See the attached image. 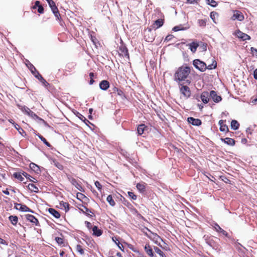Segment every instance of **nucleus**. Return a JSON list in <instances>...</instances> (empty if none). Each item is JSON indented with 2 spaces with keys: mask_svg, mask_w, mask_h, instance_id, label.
<instances>
[{
  "mask_svg": "<svg viewBox=\"0 0 257 257\" xmlns=\"http://www.w3.org/2000/svg\"><path fill=\"white\" fill-rule=\"evenodd\" d=\"M190 73V69L189 67H181L176 72L174 75L175 80L178 81L179 84L182 81H184Z\"/></svg>",
  "mask_w": 257,
  "mask_h": 257,
  "instance_id": "obj_1",
  "label": "nucleus"
},
{
  "mask_svg": "<svg viewBox=\"0 0 257 257\" xmlns=\"http://www.w3.org/2000/svg\"><path fill=\"white\" fill-rule=\"evenodd\" d=\"M179 89L181 94L183 96L184 98L186 99L190 96L191 91L187 86L179 84Z\"/></svg>",
  "mask_w": 257,
  "mask_h": 257,
  "instance_id": "obj_2",
  "label": "nucleus"
},
{
  "mask_svg": "<svg viewBox=\"0 0 257 257\" xmlns=\"http://www.w3.org/2000/svg\"><path fill=\"white\" fill-rule=\"evenodd\" d=\"M193 64L196 68L202 72L205 71L207 69V65L206 63L199 59L194 60Z\"/></svg>",
  "mask_w": 257,
  "mask_h": 257,
  "instance_id": "obj_3",
  "label": "nucleus"
},
{
  "mask_svg": "<svg viewBox=\"0 0 257 257\" xmlns=\"http://www.w3.org/2000/svg\"><path fill=\"white\" fill-rule=\"evenodd\" d=\"M49 7H50L53 13L55 16H60L59 11L57 7H56L55 2L52 1L48 3Z\"/></svg>",
  "mask_w": 257,
  "mask_h": 257,
  "instance_id": "obj_4",
  "label": "nucleus"
},
{
  "mask_svg": "<svg viewBox=\"0 0 257 257\" xmlns=\"http://www.w3.org/2000/svg\"><path fill=\"white\" fill-rule=\"evenodd\" d=\"M15 207L17 210H20L22 211H25V212L31 211L30 210V209L29 207H28L26 205H23V204H21L20 203H16L15 205Z\"/></svg>",
  "mask_w": 257,
  "mask_h": 257,
  "instance_id": "obj_5",
  "label": "nucleus"
},
{
  "mask_svg": "<svg viewBox=\"0 0 257 257\" xmlns=\"http://www.w3.org/2000/svg\"><path fill=\"white\" fill-rule=\"evenodd\" d=\"M236 36L239 39L243 41L249 40L250 37L247 34L243 33L239 31L236 32Z\"/></svg>",
  "mask_w": 257,
  "mask_h": 257,
  "instance_id": "obj_6",
  "label": "nucleus"
},
{
  "mask_svg": "<svg viewBox=\"0 0 257 257\" xmlns=\"http://www.w3.org/2000/svg\"><path fill=\"white\" fill-rule=\"evenodd\" d=\"M210 97H211L213 100L215 102H218L221 100V96L217 95L216 92L213 90L210 91Z\"/></svg>",
  "mask_w": 257,
  "mask_h": 257,
  "instance_id": "obj_7",
  "label": "nucleus"
},
{
  "mask_svg": "<svg viewBox=\"0 0 257 257\" xmlns=\"http://www.w3.org/2000/svg\"><path fill=\"white\" fill-rule=\"evenodd\" d=\"M189 28V25L187 23H186V24H184V25L181 24L180 25L176 26L174 27L173 28V30L175 32H177V31H181V30H187V29H188Z\"/></svg>",
  "mask_w": 257,
  "mask_h": 257,
  "instance_id": "obj_8",
  "label": "nucleus"
},
{
  "mask_svg": "<svg viewBox=\"0 0 257 257\" xmlns=\"http://www.w3.org/2000/svg\"><path fill=\"white\" fill-rule=\"evenodd\" d=\"M188 121L189 123H191L192 125L199 126L201 124V121L197 118H194L192 117L188 118Z\"/></svg>",
  "mask_w": 257,
  "mask_h": 257,
  "instance_id": "obj_9",
  "label": "nucleus"
},
{
  "mask_svg": "<svg viewBox=\"0 0 257 257\" xmlns=\"http://www.w3.org/2000/svg\"><path fill=\"white\" fill-rule=\"evenodd\" d=\"M119 50L120 52V55L124 57H126L127 58H129L128 51L125 46L121 45L119 48Z\"/></svg>",
  "mask_w": 257,
  "mask_h": 257,
  "instance_id": "obj_10",
  "label": "nucleus"
},
{
  "mask_svg": "<svg viewBox=\"0 0 257 257\" xmlns=\"http://www.w3.org/2000/svg\"><path fill=\"white\" fill-rule=\"evenodd\" d=\"M164 24V20L162 19H159L156 21H155L153 25L152 26L153 29H158L161 27Z\"/></svg>",
  "mask_w": 257,
  "mask_h": 257,
  "instance_id": "obj_11",
  "label": "nucleus"
},
{
  "mask_svg": "<svg viewBox=\"0 0 257 257\" xmlns=\"http://www.w3.org/2000/svg\"><path fill=\"white\" fill-rule=\"evenodd\" d=\"M100 88L103 90H107L109 87V83L107 80H102L99 84Z\"/></svg>",
  "mask_w": 257,
  "mask_h": 257,
  "instance_id": "obj_12",
  "label": "nucleus"
},
{
  "mask_svg": "<svg viewBox=\"0 0 257 257\" xmlns=\"http://www.w3.org/2000/svg\"><path fill=\"white\" fill-rule=\"evenodd\" d=\"M209 95L207 92H203L200 96V98L203 103H207L209 100Z\"/></svg>",
  "mask_w": 257,
  "mask_h": 257,
  "instance_id": "obj_13",
  "label": "nucleus"
},
{
  "mask_svg": "<svg viewBox=\"0 0 257 257\" xmlns=\"http://www.w3.org/2000/svg\"><path fill=\"white\" fill-rule=\"evenodd\" d=\"M221 140L224 142L227 145L230 146H233L235 144V141L233 139L229 138H226L225 139H221Z\"/></svg>",
  "mask_w": 257,
  "mask_h": 257,
  "instance_id": "obj_14",
  "label": "nucleus"
},
{
  "mask_svg": "<svg viewBox=\"0 0 257 257\" xmlns=\"http://www.w3.org/2000/svg\"><path fill=\"white\" fill-rule=\"evenodd\" d=\"M92 231L93 234L97 236H99L102 234V231L98 229L96 226L92 227Z\"/></svg>",
  "mask_w": 257,
  "mask_h": 257,
  "instance_id": "obj_15",
  "label": "nucleus"
},
{
  "mask_svg": "<svg viewBox=\"0 0 257 257\" xmlns=\"http://www.w3.org/2000/svg\"><path fill=\"white\" fill-rule=\"evenodd\" d=\"M49 212L54 216L55 218H58L60 217V213L55 209L53 208H49L48 209Z\"/></svg>",
  "mask_w": 257,
  "mask_h": 257,
  "instance_id": "obj_16",
  "label": "nucleus"
},
{
  "mask_svg": "<svg viewBox=\"0 0 257 257\" xmlns=\"http://www.w3.org/2000/svg\"><path fill=\"white\" fill-rule=\"evenodd\" d=\"M188 45L189 46V48H190V50L193 53H194L196 52V49L199 46L198 43L194 42L189 44Z\"/></svg>",
  "mask_w": 257,
  "mask_h": 257,
  "instance_id": "obj_17",
  "label": "nucleus"
},
{
  "mask_svg": "<svg viewBox=\"0 0 257 257\" xmlns=\"http://www.w3.org/2000/svg\"><path fill=\"white\" fill-rule=\"evenodd\" d=\"M219 124L220 125V130L221 132H226L228 131V127L225 124H224V121L223 120H220L219 121Z\"/></svg>",
  "mask_w": 257,
  "mask_h": 257,
  "instance_id": "obj_18",
  "label": "nucleus"
},
{
  "mask_svg": "<svg viewBox=\"0 0 257 257\" xmlns=\"http://www.w3.org/2000/svg\"><path fill=\"white\" fill-rule=\"evenodd\" d=\"M26 216L27 219L31 222L35 223L36 224L38 222L37 219L36 218H35L32 215L28 214V215H26Z\"/></svg>",
  "mask_w": 257,
  "mask_h": 257,
  "instance_id": "obj_19",
  "label": "nucleus"
},
{
  "mask_svg": "<svg viewBox=\"0 0 257 257\" xmlns=\"http://www.w3.org/2000/svg\"><path fill=\"white\" fill-rule=\"evenodd\" d=\"M149 233L146 232V234L147 236H148L150 238H153L154 239H157L159 238V236L157 235L156 234H154L151 232L150 230H149L147 229Z\"/></svg>",
  "mask_w": 257,
  "mask_h": 257,
  "instance_id": "obj_20",
  "label": "nucleus"
},
{
  "mask_svg": "<svg viewBox=\"0 0 257 257\" xmlns=\"http://www.w3.org/2000/svg\"><path fill=\"white\" fill-rule=\"evenodd\" d=\"M238 122L235 120H232L231 122V128L233 130H236L239 127Z\"/></svg>",
  "mask_w": 257,
  "mask_h": 257,
  "instance_id": "obj_21",
  "label": "nucleus"
},
{
  "mask_svg": "<svg viewBox=\"0 0 257 257\" xmlns=\"http://www.w3.org/2000/svg\"><path fill=\"white\" fill-rule=\"evenodd\" d=\"M145 250L146 251V252H147V253L151 256H153V250L152 249V248L150 247V246L149 245H146L145 246Z\"/></svg>",
  "mask_w": 257,
  "mask_h": 257,
  "instance_id": "obj_22",
  "label": "nucleus"
},
{
  "mask_svg": "<svg viewBox=\"0 0 257 257\" xmlns=\"http://www.w3.org/2000/svg\"><path fill=\"white\" fill-rule=\"evenodd\" d=\"M30 168L35 171V172L38 173L40 171V168L38 166L33 163H31L30 164Z\"/></svg>",
  "mask_w": 257,
  "mask_h": 257,
  "instance_id": "obj_23",
  "label": "nucleus"
},
{
  "mask_svg": "<svg viewBox=\"0 0 257 257\" xmlns=\"http://www.w3.org/2000/svg\"><path fill=\"white\" fill-rule=\"evenodd\" d=\"M145 125L144 124H140L138 127V133L139 135H141L144 133Z\"/></svg>",
  "mask_w": 257,
  "mask_h": 257,
  "instance_id": "obj_24",
  "label": "nucleus"
},
{
  "mask_svg": "<svg viewBox=\"0 0 257 257\" xmlns=\"http://www.w3.org/2000/svg\"><path fill=\"white\" fill-rule=\"evenodd\" d=\"M28 188L30 190L34 192H37L39 191L38 188L33 184H29L28 185Z\"/></svg>",
  "mask_w": 257,
  "mask_h": 257,
  "instance_id": "obj_25",
  "label": "nucleus"
},
{
  "mask_svg": "<svg viewBox=\"0 0 257 257\" xmlns=\"http://www.w3.org/2000/svg\"><path fill=\"white\" fill-rule=\"evenodd\" d=\"M9 220L13 225H16L18 222V217L16 216L11 215L9 217Z\"/></svg>",
  "mask_w": 257,
  "mask_h": 257,
  "instance_id": "obj_26",
  "label": "nucleus"
},
{
  "mask_svg": "<svg viewBox=\"0 0 257 257\" xmlns=\"http://www.w3.org/2000/svg\"><path fill=\"white\" fill-rule=\"evenodd\" d=\"M14 176L15 178H17L18 180L22 182L24 180V178L22 176V174L20 173H15L14 174Z\"/></svg>",
  "mask_w": 257,
  "mask_h": 257,
  "instance_id": "obj_27",
  "label": "nucleus"
},
{
  "mask_svg": "<svg viewBox=\"0 0 257 257\" xmlns=\"http://www.w3.org/2000/svg\"><path fill=\"white\" fill-rule=\"evenodd\" d=\"M137 188L140 192H144L145 190V185L144 183L137 184Z\"/></svg>",
  "mask_w": 257,
  "mask_h": 257,
  "instance_id": "obj_28",
  "label": "nucleus"
},
{
  "mask_svg": "<svg viewBox=\"0 0 257 257\" xmlns=\"http://www.w3.org/2000/svg\"><path fill=\"white\" fill-rule=\"evenodd\" d=\"M38 137L39 138V139L48 147H51V145L41 135L38 134Z\"/></svg>",
  "mask_w": 257,
  "mask_h": 257,
  "instance_id": "obj_29",
  "label": "nucleus"
},
{
  "mask_svg": "<svg viewBox=\"0 0 257 257\" xmlns=\"http://www.w3.org/2000/svg\"><path fill=\"white\" fill-rule=\"evenodd\" d=\"M106 200L109 203V204L112 206H113L115 205V202L112 199V197L111 196V195H108L107 197V198H106Z\"/></svg>",
  "mask_w": 257,
  "mask_h": 257,
  "instance_id": "obj_30",
  "label": "nucleus"
},
{
  "mask_svg": "<svg viewBox=\"0 0 257 257\" xmlns=\"http://www.w3.org/2000/svg\"><path fill=\"white\" fill-rule=\"evenodd\" d=\"M19 108L23 112H24L25 113H26V114H27L29 112V111H30V108H29L28 107H26V106H21V105H18Z\"/></svg>",
  "mask_w": 257,
  "mask_h": 257,
  "instance_id": "obj_31",
  "label": "nucleus"
},
{
  "mask_svg": "<svg viewBox=\"0 0 257 257\" xmlns=\"http://www.w3.org/2000/svg\"><path fill=\"white\" fill-rule=\"evenodd\" d=\"M208 5H210L212 7H215L217 6V3L214 0H205Z\"/></svg>",
  "mask_w": 257,
  "mask_h": 257,
  "instance_id": "obj_32",
  "label": "nucleus"
},
{
  "mask_svg": "<svg viewBox=\"0 0 257 257\" xmlns=\"http://www.w3.org/2000/svg\"><path fill=\"white\" fill-rule=\"evenodd\" d=\"M15 127L18 131L19 133L21 134L22 136H24V134L26 135L25 131L17 124H15Z\"/></svg>",
  "mask_w": 257,
  "mask_h": 257,
  "instance_id": "obj_33",
  "label": "nucleus"
},
{
  "mask_svg": "<svg viewBox=\"0 0 257 257\" xmlns=\"http://www.w3.org/2000/svg\"><path fill=\"white\" fill-rule=\"evenodd\" d=\"M217 65L216 62L215 61H213L211 64H209L207 66V69L211 70L216 68Z\"/></svg>",
  "mask_w": 257,
  "mask_h": 257,
  "instance_id": "obj_34",
  "label": "nucleus"
},
{
  "mask_svg": "<svg viewBox=\"0 0 257 257\" xmlns=\"http://www.w3.org/2000/svg\"><path fill=\"white\" fill-rule=\"evenodd\" d=\"M232 12H233L232 16H236V17L243 16L242 13L239 11L234 10V11H233Z\"/></svg>",
  "mask_w": 257,
  "mask_h": 257,
  "instance_id": "obj_35",
  "label": "nucleus"
},
{
  "mask_svg": "<svg viewBox=\"0 0 257 257\" xmlns=\"http://www.w3.org/2000/svg\"><path fill=\"white\" fill-rule=\"evenodd\" d=\"M154 250L156 253L159 254L161 256L163 257V252L159 248H158V247H155Z\"/></svg>",
  "mask_w": 257,
  "mask_h": 257,
  "instance_id": "obj_36",
  "label": "nucleus"
},
{
  "mask_svg": "<svg viewBox=\"0 0 257 257\" xmlns=\"http://www.w3.org/2000/svg\"><path fill=\"white\" fill-rule=\"evenodd\" d=\"M76 250L78 252L80 253V254H84V250H83V248H82V246L80 245H79V244L77 245Z\"/></svg>",
  "mask_w": 257,
  "mask_h": 257,
  "instance_id": "obj_37",
  "label": "nucleus"
},
{
  "mask_svg": "<svg viewBox=\"0 0 257 257\" xmlns=\"http://www.w3.org/2000/svg\"><path fill=\"white\" fill-rule=\"evenodd\" d=\"M70 182L74 185L75 186L76 188H78V186H80V185H79V184L77 183V181L74 179V178H71L70 180Z\"/></svg>",
  "mask_w": 257,
  "mask_h": 257,
  "instance_id": "obj_38",
  "label": "nucleus"
},
{
  "mask_svg": "<svg viewBox=\"0 0 257 257\" xmlns=\"http://www.w3.org/2000/svg\"><path fill=\"white\" fill-rule=\"evenodd\" d=\"M27 115H28L29 116H31V117L33 118L38 117V116L31 110H30V111H29Z\"/></svg>",
  "mask_w": 257,
  "mask_h": 257,
  "instance_id": "obj_39",
  "label": "nucleus"
},
{
  "mask_svg": "<svg viewBox=\"0 0 257 257\" xmlns=\"http://www.w3.org/2000/svg\"><path fill=\"white\" fill-rule=\"evenodd\" d=\"M60 204L63 206L66 211L68 210L69 205L68 203L62 202L60 203Z\"/></svg>",
  "mask_w": 257,
  "mask_h": 257,
  "instance_id": "obj_40",
  "label": "nucleus"
},
{
  "mask_svg": "<svg viewBox=\"0 0 257 257\" xmlns=\"http://www.w3.org/2000/svg\"><path fill=\"white\" fill-rule=\"evenodd\" d=\"M206 19L199 20L198 23L200 26H205L206 25Z\"/></svg>",
  "mask_w": 257,
  "mask_h": 257,
  "instance_id": "obj_41",
  "label": "nucleus"
},
{
  "mask_svg": "<svg viewBox=\"0 0 257 257\" xmlns=\"http://www.w3.org/2000/svg\"><path fill=\"white\" fill-rule=\"evenodd\" d=\"M55 240L59 244H62L63 243V239L61 237H56L55 238Z\"/></svg>",
  "mask_w": 257,
  "mask_h": 257,
  "instance_id": "obj_42",
  "label": "nucleus"
},
{
  "mask_svg": "<svg viewBox=\"0 0 257 257\" xmlns=\"http://www.w3.org/2000/svg\"><path fill=\"white\" fill-rule=\"evenodd\" d=\"M128 194L130 197H131L133 200H136L137 199V196L135 195L133 192H128Z\"/></svg>",
  "mask_w": 257,
  "mask_h": 257,
  "instance_id": "obj_43",
  "label": "nucleus"
},
{
  "mask_svg": "<svg viewBox=\"0 0 257 257\" xmlns=\"http://www.w3.org/2000/svg\"><path fill=\"white\" fill-rule=\"evenodd\" d=\"M41 6L40 5V2L39 1H36L35 3V5L33 7V9H35L39 7V6Z\"/></svg>",
  "mask_w": 257,
  "mask_h": 257,
  "instance_id": "obj_44",
  "label": "nucleus"
},
{
  "mask_svg": "<svg viewBox=\"0 0 257 257\" xmlns=\"http://www.w3.org/2000/svg\"><path fill=\"white\" fill-rule=\"evenodd\" d=\"M214 228L217 232H220V231H223V229L218 224H215Z\"/></svg>",
  "mask_w": 257,
  "mask_h": 257,
  "instance_id": "obj_45",
  "label": "nucleus"
},
{
  "mask_svg": "<svg viewBox=\"0 0 257 257\" xmlns=\"http://www.w3.org/2000/svg\"><path fill=\"white\" fill-rule=\"evenodd\" d=\"M114 92H116L117 94L119 95H121L123 93L121 90H119L118 88L116 87L114 88Z\"/></svg>",
  "mask_w": 257,
  "mask_h": 257,
  "instance_id": "obj_46",
  "label": "nucleus"
},
{
  "mask_svg": "<svg viewBox=\"0 0 257 257\" xmlns=\"http://www.w3.org/2000/svg\"><path fill=\"white\" fill-rule=\"evenodd\" d=\"M37 8V11L40 14H43L44 13V8L42 6H39Z\"/></svg>",
  "mask_w": 257,
  "mask_h": 257,
  "instance_id": "obj_47",
  "label": "nucleus"
},
{
  "mask_svg": "<svg viewBox=\"0 0 257 257\" xmlns=\"http://www.w3.org/2000/svg\"><path fill=\"white\" fill-rule=\"evenodd\" d=\"M250 51L253 55H254V54H255V55H257V49H255L253 47H251Z\"/></svg>",
  "mask_w": 257,
  "mask_h": 257,
  "instance_id": "obj_48",
  "label": "nucleus"
},
{
  "mask_svg": "<svg viewBox=\"0 0 257 257\" xmlns=\"http://www.w3.org/2000/svg\"><path fill=\"white\" fill-rule=\"evenodd\" d=\"M41 79V81L45 85V86H47L48 85V83L42 77L41 75H39Z\"/></svg>",
  "mask_w": 257,
  "mask_h": 257,
  "instance_id": "obj_49",
  "label": "nucleus"
},
{
  "mask_svg": "<svg viewBox=\"0 0 257 257\" xmlns=\"http://www.w3.org/2000/svg\"><path fill=\"white\" fill-rule=\"evenodd\" d=\"M198 0H187L186 4H194L197 2Z\"/></svg>",
  "mask_w": 257,
  "mask_h": 257,
  "instance_id": "obj_50",
  "label": "nucleus"
},
{
  "mask_svg": "<svg viewBox=\"0 0 257 257\" xmlns=\"http://www.w3.org/2000/svg\"><path fill=\"white\" fill-rule=\"evenodd\" d=\"M95 185L98 188V190H100L101 188V185L98 181H96L95 182Z\"/></svg>",
  "mask_w": 257,
  "mask_h": 257,
  "instance_id": "obj_51",
  "label": "nucleus"
},
{
  "mask_svg": "<svg viewBox=\"0 0 257 257\" xmlns=\"http://www.w3.org/2000/svg\"><path fill=\"white\" fill-rule=\"evenodd\" d=\"M173 38V36L172 35H168L166 38H165V40L166 41H170L171 40L172 38Z\"/></svg>",
  "mask_w": 257,
  "mask_h": 257,
  "instance_id": "obj_52",
  "label": "nucleus"
},
{
  "mask_svg": "<svg viewBox=\"0 0 257 257\" xmlns=\"http://www.w3.org/2000/svg\"><path fill=\"white\" fill-rule=\"evenodd\" d=\"M85 224L88 229H90L92 227L91 223L89 222L85 221Z\"/></svg>",
  "mask_w": 257,
  "mask_h": 257,
  "instance_id": "obj_53",
  "label": "nucleus"
},
{
  "mask_svg": "<svg viewBox=\"0 0 257 257\" xmlns=\"http://www.w3.org/2000/svg\"><path fill=\"white\" fill-rule=\"evenodd\" d=\"M254 77L255 79H256L257 80V69H256L254 71Z\"/></svg>",
  "mask_w": 257,
  "mask_h": 257,
  "instance_id": "obj_54",
  "label": "nucleus"
},
{
  "mask_svg": "<svg viewBox=\"0 0 257 257\" xmlns=\"http://www.w3.org/2000/svg\"><path fill=\"white\" fill-rule=\"evenodd\" d=\"M216 15H217V13L214 12H212L210 13L209 16H210V17L215 16Z\"/></svg>",
  "mask_w": 257,
  "mask_h": 257,
  "instance_id": "obj_55",
  "label": "nucleus"
},
{
  "mask_svg": "<svg viewBox=\"0 0 257 257\" xmlns=\"http://www.w3.org/2000/svg\"><path fill=\"white\" fill-rule=\"evenodd\" d=\"M0 243L3 244H6V241L0 238Z\"/></svg>",
  "mask_w": 257,
  "mask_h": 257,
  "instance_id": "obj_56",
  "label": "nucleus"
},
{
  "mask_svg": "<svg viewBox=\"0 0 257 257\" xmlns=\"http://www.w3.org/2000/svg\"><path fill=\"white\" fill-rule=\"evenodd\" d=\"M211 18L215 23H217L216 18H217V17H211Z\"/></svg>",
  "mask_w": 257,
  "mask_h": 257,
  "instance_id": "obj_57",
  "label": "nucleus"
},
{
  "mask_svg": "<svg viewBox=\"0 0 257 257\" xmlns=\"http://www.w3.org/2000/svg\"><path fill=\"white\" fill-rule=\"evenodd\" d=\"M3 193L6 195H9L10 194V193L9 192L8 190H4L3 191Z\"/></svg>",
  "mask_w": 257,
  "mask_h": 257,
  "instance_id": "obj_58",
  "label": "nucleus"
},
{
  "mask_svg": "<svg viewBox=\"0 0 257 257\" xmlns=\"http://www.w3.org/2000/svg\"><path fill=\"white\" fill-rule=\"evenodd\" d=\"M37 75H35V76L39 80L41 81V79H40V77L39 76V75H41L40 74H39L38 72H37Z\"/></svg>",
  "mask_w": 257,
  "mask_h": 257,
  "instance_id": "obj_59",
  "label": "nucleus"
},
{
  "mask_svg": "<svg viewBox=\"0 0 257 257\" xmlns=\"http://www.w3.org/2000/svg\"><path fill=\"white\" fill-rule=\"evenodd\" d=\"M238 19V20L240 21H241L243 20L244 17H236Z\"/></svg>",
  "mask_w": 257,
  "mask_h": 257,
  "instance_id": "obj_60",
  "label": "nucleus"
},
{
  "mask_svg": "<svg viewBox=\"0 0 257 257\" xmlns=\"http://www.w3.org/2000/svg\"><path fill=\"white\" fill-rule=\"evenodd\" d=\"M220 232H221L223 234L225 235H227V233L225 231H224L223 229V231H220Z\"/></svg>",
  "mask_w": 257,
  "mask_h": 257,
  "instance_id": "obj_61",
  "label": "nucleus"
},
{
  "mask_svg": "<svg viewBox=\"0 0 257 257\" xmlns=\"http://www.w3.org/2000/svg\"><path fill=\"white\" fill-rule=\"evenodd\" d=\"M220 232H221L223 234L225 235H227V233L225 231H224L223 229V231H220Z\"/></svg>",
  "mask_w": 257,
  "mask_h": 257,
  "instance_id": "obj_62",
  "label": "nucleus"
},
{
  "mask_svg": "<svg viewBox=\"0 0 257 257\" xmlns=\"http://www.w3.org/2000/svg\"><path fill=\"white\" fill-rule=\"evenodd\" d=\"M93 76H94V74L92 72H91L89 73V76L91 78H92Z\"/></svg>",
  "mask_w": 257,
  "mask_h": 257,
  "instance_id": "obj_63",
  "label": "nucleus"
},
{
  "mask_svg": "<svg viewBox=\"0 0 257 257\" xmlns=\"http://www.w3.org/2000/svg\"><path fill=\"white\" fill-rule=\"evenodd\" d=\"M34 71H36V70L35 68L33 67V69H31V72L34 74Z\"/></svg>",
  "mask_w": 257,
  "mask_h": 257,
  "instance_id": "obj_64",
  "label": "nucleus"
}]
</instances>
